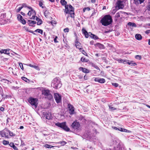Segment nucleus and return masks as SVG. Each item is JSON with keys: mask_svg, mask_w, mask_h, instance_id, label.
Here are the masks:
<instances>
[{"mask_svg": "<svg viewBox=\"0 0 150 150\" xmlns=\"http://www.w3.org/2000/svg\"><path fill=\"white\" fill-rule=\"evenodd\" d=\"M132 23L131 22H130L128 23L127 24L128 25H130V26H132Z\"/></svg>", "mask_w": 150, "mask_h": 150, "instance_id": "338daca9", "label": "nucleus"}, {"mask_svg": "<svg viewBox=\"0 0 150 150\" xmlns=\"http://www.w3.org/2000/svg\"><path fill=\"white\" fill-rule=\"evenodd\" d=\"M60 2L62 5H66L67 4V2L65 0H61Z\"/></svg>", "mask_w": 150, "mask_h": 150, "instance_id": "f704fd0d", "label": "nucleus"}, {"mask_svg": "<svg viewBox=\"0 0 150 150\" xmlns=\"http://www.w3.org/2000/svg\"><path fill=\"white\" fill-rule=\"evenodd\" d=\"M91 66L94 67L96 69H97V70H100V69L96 65L94 64V63H91Z\"/></svg>", "mask_w": 150, "mask_h": 150, "instance_id": "7c9ffc66", "label": "nucleus"}, {"mask_svg": "<svg viewBox=\"0 0 150 150\" xmlns=\"http://www.w3.org/2000/svg\"><path fill=\"white\" fill-rule=\"evenodd\" d=\"M109 108L112 110H114L116 109V108L112 107V106H109Z\"/></svg>", "mask_w": 150, "mask_h": 150, "instance_id": "3c124183", "label": "nucleus"}, {"mask_svg": "<svg viewBox=\"0 0 150 150\" xmlns=\"http://www.w3.org/2000/svg\"><path fill=\"white\" fill-rule=\"evenodd\" d=\"M19 66L23 70L24 68L23 66V64L22 63H19Z\"/></svg>", "mask_w": 150, "mask_h": 150, "instance_id": "37998d69", "label": "nucleus"}, {"mask_svg": "<svg viewBox=\"0 0 150 150\" xmlns=\"http://www.w3.org/2000/svg\"><path fill=\"white\" fill-rule=\"evenodd\" d=\"M145 33L146 34H148L150 33V30H147L145 31Z\"/></svg>", "mask_w": 150, "mask_h": 150, "instance_id": "bf43d9fd", "label": "nucleus"}, {"mask_svg": "<svg viewBox=\"0 0 150 150\" xmlns=\"http://www.w3.org/2000/svg\"><path fill=\"white\" fill-rule=\"evenodd\" d=\"M32 14V12L31 11H29V12L28 13V15L29 16H31Z\"/></svg>", "mask_w": 150, "mask_h": 150, "instance_id": "4d7b16f0", "label": "nucleus"}, {"mask_svg": "<svg viewBox=\"0 0 150 150\" xmlns=\"http://www.w3.org/2000/svg\"><path fill=\"white\" fill-rule=\"evenodd\" d=\"M2 143L4 145H6L8 144H9V142L8 141L4 140L3 141Z\"/></svg>", "mask_w": 150, "mask_h": 150, "instance_id": "c9c22d12", "label": "nucleus"}, {"mask_svg": "<svg viewBox=\"0 0 150 150\" xmlns=\"http://www.w3.org/2000/svg\"><path fill=\"white\" fill-rule=\"evenodd\" d=\"M127 64L129 65L132 66H135L137 64L136 63H133L132 62H127Z\"/></svg>", "mask_w": 150, "mask_h": 150, "instance_id": "4c0bfd02", "label": "nucleus"}, {"mask_svg": "<svg viewBox=\"0 0 150 150\" xmlns=\"http://www.w3.org/2000/svg\"><path fill=\"white\" fill-rule=\"evenodd\" d=\"M44 146L45 147L47 148H51L52 147H54V146H53L49 145L48 144H46L44 145Z\"/></svg>", "mask_w": 150, "mask_h": 150, "instance_id": "72a5a7b5", "label": "nucleus"}, {"mask_svg": "<svg viewBox=\"0 0 150 150\" xmlns=\"http://www.w3.org/2000/svg\"><path fill=\"white\" fill-rule=\"evenodd\" d=\"M36 17L37 16H35V15L33 16V15L32 17L31 18H30V19H34V20L35 19Z\"/></svg>", "mask_w": 150, "mask_h": 150, "instance_id": "864d4df0", "label": "nucleus"}, {"mask_svg": "<svg viewBox=\"0 0 150 150\" xmlns=\"http://www.w3.org/2000/svg\"><path fill=\"white\" fill-rule=\"evenodd\" d=\"M78 77L80 79H82L83 77V76L81 75H78Z\"/></svg>", "mask_w": 150, "mask_h": 150, "instance_id": "052dcab7", "label": "nucleus"}, {"mask_svg": "<svg viewBox=\"0 0 150 150\" xmlns=\"http://www.w3.org/2000/svg\"><path fill=\"white\" fill-rule=\"evenodd\" d=\"M32 12V13L33 15H36V13L35 11V10H34L33 9H32V10H30Z\"/></svg>", "mask_w": 150, "mask_h": 150, "instance_id": "a18cd8bd", "label": "nucleus"}, {"mask_svg": "<svg viewBox=\"0 0 150 150\" xmlns=\"http://www.w3.org/2000/svg\"><path fill=\"white\" fill-rule=\"evenodd\" d=\"M75 45L76 47L78 49H79L80 50V51H81V50L83 49L81 47V44L79 42L77 41H76L75 42Z\"/></svg>", "mask_w": 150, "mask_h": 150, "instance_id": "dca6fc26", "label": "nucleus"}, {"mask_svg": "<svg viewBox=\"0 0 150 150\" xmlns=\"http://www.w3.org/2000/svg\"><path fill=\"white\" fill-rule=\"evenodd\" d=\"M10 50L9 49H8L6 50L2 49L1 50L0 52L1 54L4 53L5 54L8 55L9 54H10L9 52V51Z\"/></svg>", "mask_w": 150, "mask_h": 150, "instance_id": "4468645a", "label": "nucleus"}, {"mask_svg": "<svg viewBox=\"0 0 150 150\" xmlns=\"http://www.w3.org/2000/svg\"><path fill=\"white\" fill-rule=\"evenodd\" d=\"M42 94L45 96V98L49 99L52 98V95L50 93V91L48 90H43L42 91Z\"/></svg>", "mask_w": 150, "mask_h": 150, "instance_id": "423d86ee", "label": "nucleus"}, {"mask_svg": "<svg viewBox=\"0 0 150 150\" xmlns=\"http://www.w3.org/2000/svg\"><path fill=\"white\" fill-rule=\"evenodd\" d=\"M68 108L69 109H71L73 108H74L73 106L72 105H71L69 103L67 105Z\"/></svg>", "mask_w": 150, "mask_h": 150, "instance_id": "a19ab883", "label": "nucleus"}, {"mask_svg": "<svg viewBox=\"0 0 150 150\" xmlns=\"http://www.w3.org/2000/svg\"><path fill=\"white\" fill-rule=\"evenodd\" d=\"M112 85L116 87H117L118 86V84L117 83H112Z\"/></svg>", "mask_w": 150, "mask_h": 150, "instance_id": "8fccbe9b", "label": "nucleus"}, {"mask_svg": "<svg viewBox=\"0 0 150 150\" xmlns=\"http://www.w3.org/2000/svg\"><path fill=\"white\" fill-rule=\"evenodd\" d=\"M82 52V53L84 55H86L87 56V53L84 50H81V51Z\"/></svg>", "mask_w": 150, "mask_h": 150, "instance_id": "c03bdc74", "label": "nucleus"}, {"mask_svg": "<svg viewBox=\"0 0 150 150\" xmlns=\"http://www.w3.org/2000/svg\"><path fill=\"white\" fill-rule=\"evenodd\" d=\"M0 110L1 111H3L4 110V108L2 107H0Z\"/></svg>", "mask_w": 150, "mask_h": 150, "instance_id": "0e129e2a", "label": "nucleus"}, {"mask_svg": "<svg viewBox=\"0 0 150 150\" xmlns=\"http://www.w3.org/2000/svg\"><path fill=\"white\" fill-rule=\"evenodd\" d=\"M71 127L73 128L77 131H79L81 129L80 123L76 121L73 122L71 125Z\"/></svg>", "mask_w": 150, "mask_h": 150, "instance_id": "20e7f679", "label": "nucleus"}, {"mask_svg": "<svg viewBox=\"0 0 150 150\" xmlns=\"http://www.w3.org/2000/svg\"><path fill=\"white\" fill-rule=\"evenodd\" d=\"M97 11L96 10H95L94 9H93V12L92 13L91 16H94L95 14L96 13Z\"/></svg>", "mask_w": 150, "mask_h": 150, "instance_id": "49530a36", "label": "nucleus"}, {"mask_svg": "<svg viewBox=\"0 0 150 150\" xmlns=\"http://www.w3.org/2000/svg\"><path fill=\"white\" fill-rule=\"evenodd\" d=\"M64 31L65 33H68L69 31V29L68 28H65L64 30Z\"/></svg>", "mask_w": 150, "mask_h": 150, "instance_id": "09e8293b", "label": "nucleus"}, {"mask_svg": "<svg viewBox=\"0 0 150 150\" xmlns=\"http://www.w3.org/2000/svg\"><path fill=\"white\" fill-rule=\"evenodd\" d=\"M9 145L11 147L13 148L14 150H18L17 147L14 145L13 143L11 142Z\"/></svg>", "mask_w": 150, "mask_h": 150, "instance_id": "4be33fe9", "label": "nucleus"}, {"mask_svg": "<svg viewBox=\"0 0 150 150\" xmlns=\"http://www.w3.org/2000/svg\"><path fill=\"white\" fill-rule=\"evenodd\" d=\"M121 13H122V11H120L117 13L115 16V18H116V20L117 19L120 17V14Z\"/></svg>", "mask_w": 150, "mask_h": 150, "instance_id": "a878e982", "label": "nucleus"}, {"mask_svg": "<svg viewBox=\"0 0 150 150\" xmlns=\"http://www.w3.org/2000/svg\"><path fill=\"white\" fill-rule=\"evenodd\" d=\"M136 59H138L139 60H140L142 59V57L141 55H137L135 56Z\"/></svg>", "mask_w": 150, "mask_h": 150, "instance_id": "58836bf2", "label": "nucleus"}, {"mask_svg": "<svg viewBox=\"0 0 150 150\" xmlns=\"http://www.w3.org/2000/svg\"><path fill=\"white\" fill-rule=\"evenodd\" d=\"M57 36H56L55 38L54 39V42L55 43H57L58 42V41H57Z\"/></svg>", "mask_w": 150, "mask_h": 150, "instance_id": "de8ad7c7", "label": "nucleus"}, {"mask_svg": "<svg viewBox=\"0 0 150 150\" xmlns=\"http://www.w3.org/2000/svg\"><path fill=\"white\" fill-rule=\"evenodd\" d=\"M147 9L148 11H150V4L148 5L147 7Z\"/></svg>", "mask_w": 150, "mask_h": 150, "instance_id": "680f3d73", "label": "nucleus"}, {"mask_svg": "<svg viewBox=\"0 0 150 150\" xmlns=\"http://www.w3.org/2000/svg\"><path fill=\"white\" fill-rule=\"evenodd\" d=\"M94 41L93 40L91 41L90 42V44L91 45H93L94 43Z\"/></svg>", "mask_w": 150, "mask_h": 150, "instance_id": "e2e57ef3", "label": "nucleus"}, {"mask_svg": "<svg viewBox=\"0 0 150 150\" xmlns=\"http://www.w3.org/2000/svg\"><path fill=\"white\" fill-rule=\"evenodd\" d=\"M0 132V134L2 137H5L6 138H8V133L6 131L5 132L4 131H3Z\"/></svg>", "mask_w": 150, "mask_h": 150, "instance_id": "f8f14e48", "label": "nucleus"}, {"mask_svg": "<svg viewBox=\"0 0 150 150\" xmlns=\"http://www.w3.org/2000/svg\"><path fill=\"white\" fill-rule=\"evenodd\" d=\"M118 62H123V63H124L125 62H126V61H124L123 62V60L122 59H119V60H118Z\"/></svg>", "mask_w": 150, "mask_h": 150, "instance_id": "6e6d98bb", "label": "nucleus"}, {"mask_svg": "<svg viewBox=\"0 0 150 150\" xmlns=\"http://www.w3.org/2000/svg\"><path fill=\"white\" fill-rule=\"evenodd\" d=\"M35 20L37 21V25H40L42 23V21L41 19L39 18L38 17H36Z\"/></svg>", "mask_w": 150, "mask_h": 150, "instance_id": "6ab92c4d", "label": "nucleus"}, {"mask_svg": "<svg viewBox=\"0 0 150 150\" xmlns=\"http://www.w3.org/2000/svg\"><path fill=\"white\" fill-rule=\"evenodd\" d=\"M94 81L96 82H98L100 83H104L105 81V80L103 78H95Z\"/></svg>", "mask_w": 150, "mask_h": 150, "instance_id": "9b49d317", "label": "nucleus"}, {"mask_svg": "<svg viewBox=\"0 0 150 150\" xmlns=\"http://www.w3.org/2000/svg\"><path fill=\"white\" fill-rule=\"evenodd\" d=\"M51 85L52 87L56 89L60 88L62 83L60 79L57 77L54 78L52 81Z\"/></svg>", "mask_w": 150, "mask_h": 150, "instance_id": "f03ea898", "label": "nucleus"}, {"mask_svg": "<svg viewBox=\"0 0 150 150\" xmlns=\"http://www.w3.org/2000/svg\"><path fill=\"white\" fill-rule=\"evenodd\" d=\"M69 113L71 114H74V108H73L71 109H69Z\"/></svg>", "mask_w": 150, "mask_h": 150, "instance_id": "2f4dec72", "label": "nucleus"}, {"mask_svg": "<svg viewBox=\"0 0 150 150\" xmlns=\"http://www.w3.org/2000/svg\"><path fill=\"white\" fill-rule=\"evenodd\" d=\"M81 61L82 62H87L88 60L85 58L82 57L81 59Z\"/></svg>", "mask_w": 150, "mask_h": 150, "instance_id": "ea45409f", "label": "nucleus"}, {"mask_svg": "<svg viewBox=\"0 0 150 150\" xmlns=\"http://www.w3.org/2000/svg\"><path fill=\"white\" fill-rule=\"evenodd\" d=\"M82 32L83 34L85 35L86 38H88L89 36H90V34H89V33H88L84 28H83L82 29Z\"/></svg>", "mask_w": 150, "mask_h": 150, "instance_id": "ddd939ff", "label": "nucleus"}, {"mask_svg": "<svg viewBox=\"0 0 150 150\" xmlns=\"http://www.w3.org/2000/svg\"><path fill=\"white\" fill-rule=\"evenodd\" d=\"M68 8L69 10V14L70 15V16L72 18H74V8L72 7V6L70 5L68 6Z\"/></svg>", "mask_w": 150, "mask_h": 150, "instance_id": "1a4fd4ad", "label": "nucleus"}, {"mask_svg": "<svg viewBox=\"0 0 150 150\" xmlns=\"http://www.w3.org/2000/svg\"><path fill=\"white\" fill-rule=\"evenodd\" d=\"M118 130H119L121 132H130L129 130H128L127 129H125L122 128H119L118 129Z\"/></svg>", "mask_w": 150, "mask_h": 150, "instance_id": "393cba45", "label": "nucleus"}, {"mask_svg": "<svg viewBox=\"0 0 150 150\" xmlns=\"http://www.w3.org/2000/svg\"><path fill=\"white\" fill-rule=\"evenodd\" d=\"M44 2L43 0H40L39 1V5L40 7H41L42 8H45V6L43 4Z\"/></svg>", "mask_w": 150, "mask_h": 150, "instance_id": "aec40b11", "label": "nucleus"}, {"mask_svg": "<svg viewBox=\"0 0 150 150\" xmlns=\"http://www.w3.org/2000/svg\"><path fill=\"white\" fill-rule=\"evenodd\" d=\"M136 1H139V3L140 4H141L144 1V0H135Z\"/></svg>", "mask_w": 150, "mask_h": 150, "instance_id": "5fc2aeb1", "label": "nucleus"}, {"mask_svg": "<svg viewBox=\"0 0 150 150\" xmlns=\"http://www.w3.org/2000/svg\"><path fill=\"white\" fill-rule=\"evenodd\" d=\"M28 66L30 67H33L35 69L38 70H40L38 66H33L31 64H29L28 65Z\"/></svg>", "mask_w": 150, "mask_h": 150, "instance_id": "c85d7f7f", "label": "nucleus"}, {"mask_svg": "<svg viewBox=\"0 0 150 150\" xmlns=\"http://www.w3.org/2000/svg\"><path fill=\"white\" fill-rule=\"evenodd\" d=\"M21 145L22 146H24L25 145V144L23 141H21Z\"/></svg>", "mask_w": 150, "mask_h": 150, "instance_id": "13d9d810", "label": "nucleus"}, {"mask_svg": "<svg viewBox=\"0 0 150 150\" xmlns=\"http://www.w3.org/2000/svg\"><path fill=\"white\" fill-rule=\"evenodd\" d=\"M23 8V6H21L19 7V8H18V9H17V11L18 12H19V11H20L21 10V9Z\"/></svg>", "mask_w": 150, "mask_h": 150, "instance_id": "603ef678", "label": "nucleus"}, {"mask_svg": "<svg viewBox=\"0 0 150 150\" xmlns=\"http://www.w3.org/2000/svg\"><path fill=\"white\" fill-rule=\"evenodd\" d=\"M54 98L57 103H59L62 101L61 96L58 93H54Z\"/></svg>", "mask_w": 150, "mask_h": 150, "instance_id": "6e6552de", "label": "nucleus"}, {"mask_svg": "<svg viewBox=\"0 0 150 150\" xmlns=\"http://www.w3.org/2000/svg\"><path fill=\"white\" fill-rule=\"evenodd\" d=\"M20 21L21 23L23 24H25L26 23V21L23 18Z\"/></svg>", "mask_w": 150, "mask_h": 150, "instance_id": "79ce46f5", "label": "nucleus"}, {"mask_svg": "<svg viewBox=\"0 0 150 150\" xmlns=\"http://www.w3.org/2000/svg\"><path fill=\"white\" fill-rule=\"evenodd\" d=\"M43 115L44 117L48 120H50L51 119V114L50 113L45 112H43Z\"/></svg>", "mask_w": 150, "mask_h": 150, "instance_id": "9d476101", "label": "nucleus"}, {"mask_svg": "<svg viewBox=\"0 0 150 150\" xmlns=\"http://www.w3.org/2000/svg\"><path fill=\"white\" fill-rule=\"evenodd\" d=\"M29 22V24L30 26H33V25L36 23V22L34 21L29 20L28 21Z\"/></svg>", "mask_w": 150, "mask_h": 150, "instance_id": "412c9836", "label": "nucleus"}, {"mask_svg": "<svg viewBox=\"0 0 150 150\" xmlns=\"http://www.w3.org/2000/svg\"><path fill=\"white\" fill-rule=\"evenodd\" d=\"M89 34H90V36L92 39H93L95 40H97L99 39V38L97 36L95 35L92 34L91 32L89 33Z\"/></svg>", "mask_w": 150, "mask_h": 150, "instance_id": "a211bd4d", "label": "nucleus"}, {"mask_svg": "<svg viewBox=\"0 0 150 150\" xmlns=\"http://www.w3.org/2000/svg\"><path fill=\"white\" fill-rule=\"evenodd\" d=\"M6 131L7 132H8V133H9V134L10 136H11V137H13V136H15V134H14L12 132H11L9 130H6Z\"/></svg>", "mask_w": 150, "mask_h": 150, "instance_id": "cd10ccee", "label": "nucleus"}, {"mask_svg": "<svg viewBox=\"0 0 150 150\" xmlns=\"http://www.w3.org/2000/svg\"><path fill=\"white\" fill-rule=\"evenodd\" d=\"M55 125L62 129L68 132L69 131V128L66 125L65 122L60 123L58 122L55 124Z\"/></svg>", "mask_w": 150, "mask_h": 150, "instance_id": "7ed1b4c3", "label": "nucleus"}, {"mask_svg": "<svg viewBox=\"0 0 150 150\" xmlns=\"http://www.w3.org/2000/svg\"><path fill=\"white\" fill-rule=\"evenodd\" d=\"M23 6V7H27L26 4L25 3L23 4V6Z\"/></svg>", "mask_w": 150, "mask_h": 150, "instance_id": "774afa93", "label": "nucleus"}, {"mask_svg": "<svg viewBox=\"0 0 150 150\" xmlns=\"http://www.w3.org/2000/svg\"><path fill=\"white\" fill-rule=\"evenodd\" d=\"M35 32H38L40 34H41V35L43 34V31L42 29H37L35 31Z\"/></svg>", "mask_w": 150, "mask_h": 150, "instance_id": "bb28decb", "label": "nucleus"}, {"mask_svg": "<svg viewBox=\"0 0 150 150\" xmlns=\"http://www.w3.org/2000/svg\"><path fill=\"white\" fill-rule=\"evenodd\" d=\"M17 18L18 20L19 21L23 19L22 16L20 14H18L17 15Z\"/></svg>", "mask_w": 150, "mask_h": 150, "instance_id": "473e14b6", "label": "nucleus"}, {"mask_svg": "<svg viewBox=\"0 0 150 150\" xmlns=\"http://www.w3.org/2000/svg\"><path fill=\"white\" fill-rule=\"evenodd\" d=\"M135 38L138 40H141L142 39V36L141 35L139 34H137L135 35Z\"/></svg>", "mask_w": 150, "mask_h": 150, "instance_id": "5701e85b", "label": "nucleus"}, {"mask_svg": "<svg viewBox=\"0 0 150 150\" xmlns=\"http://www.w3.org/2000/svg\"><path fill=\"white\" fill-rule=\"evenodd\" d=\"M112 22L111 16L109 15L104 16L100 21V22L103 25L106 26L111 24Z\"/></svg>", "mask_w": 150, "mask_h": 150, "instance_id": "f257e3e1", "label": "nucleus"}, {"mask_svg": "<svg viewBox=\"0 0 150 150\" xmlns=\"http://www.w3.org/2000/svg\"><path fill=\"white\" fill-rule=\"evenodd\" d=\"M58 143L60 144L62 146H64L67 143V142L65 141H62L59 142Z\"/></svg>", "mask_w": 150, "mask_h": 150, "instance_id": "e433bc0d", "label": "nucleus"}, {"mask_svg": "<svg viewBox=\"0 0 150 150\" xmlns=\"http://www.w3.org/2000/svg\"><path fill=\"white\" fill-rule=\"evenodd\" d=\"M69 5H66L65 6V9L64 11V12L66 13V14L69 13V8H68Z\"/></svg>", "mask_w": 150, "mask_h": 150, "instance_id": "b1692460", "label": "nucleus"}, {"mask_svg": "<svg viewBox=\"0 0 150 150\" xmlns=\"http://www.w3.org/2000/svg\"><path fill=\"white\" fill-rule=\"evenodd\" d=\"M79 69L80 71H82L83 72L86 73H88L89 72V71L88 69L82 67H80Z\"/></svg>", "mask_w": 150, "mask_h": 150, "instance_id": "2eb2a0df", "label": "nucleus"}, {"mask_svg": "<svg viewBox=\"0 0 150 150\" xmlns=\"http://www.w3.org/2000/svg\"><path fill=\"white\" fill-rule=\"evenodd\" d=\"M21 79L26 82L28 83L29 82V80L27 78L25 77H21Z\"/></svg>", "mask_w": 150, "mask_h": 150, "instance_id": "c756f323", "label": "nucleus"}, {"mask_svg": "<svg viewBox=\"0 0 150 150\" xmlns=\"http://www.w3.org/2000/svg\"><path fill=\"white\" fill-rule=\"evenodd\" d=\"M28 102L30 104L36 108L38 104V99L37 98H30L28 100Z\"/></svg>", "mask_w": 150, "mask_h": 150, "instance_id": "39448f33", "label": "nucleus"}, {"mask_svg": "<svg viewBox=\"0 0 150 150\" xmlns=\"http://www.w3.org/2000/svg\"><path fill=\"white\" fill-rule=\"evenodd\" d=\"M95 45L100 49H104L105 48L104 45L99 43H97Z\"/></svg>", "mask_w": 150, "mask_h": 150, "instance_id": "f3484780", "label": "nucleus"}, {"mask_svg": "<svg viewBox=\"0 0 150 150\" xmlns=\"http://www.w3.org/2000/svg\"><path fill=\"white\" fill-rule=\"evenodd\" d=\"M132 27H136V25L135 23H132Z\"/></svg>", "mask_w": 150, "mask_h": 150, "instance_id": "69168bd1", "label": "nucleus"}, {"mask_svg": "<svg viewBox=\"0 0 150 150\" xmlns=\"http://www.w3.org/2000/svg\"><path fill=\"white\" fill-rule=\"evenodd\" d=\"M124 7L123 1L120 0H118L116 4L115 8L117 10L120 9H122Z\"/></svg>", "mask_w": 150, "mask_h": 150, "instance_id": "0eeeda50", "label": "nucleus"}]
</instances>
